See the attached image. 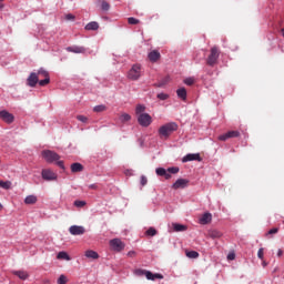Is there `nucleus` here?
Wrapping results in <instances>:
<instances>
[{
    "label": "nucleus",
    "mask_w": 284,
    "mask_h": 284,
    "mask_svg": "<svg viewBox=\"0 0 284 284\" xmlns=\"http://www.w3.org/2000/svg\"><path fill=\"white\" fill-rule=\"evenodd\" d=\"M176 130H179V124H176V122H169L160 126L158 133L160 139L168 140L172 136L173 132H176Z\"/></svg>",
    "instance_id": "1"
},
{
    "label": "nucleus",
    "mask_w": 284,
    "mask_h": 284,
    "mask_svg": "<svg viewBox=\"0 0 284 284\" xmlns=\"http://www.w3.org/2000/svg\"><path fill=\"white\" fill-rule=\"evenodd\" d=\"M219 57H221V49H219L216 45L212 47L210 54L206 58V65L214 68L219 63Z\"/></svg>",
    "instance_id": "2"
},
{
    "label": "nucleus",
    "mask_w": 284,
    "mask_h": 284,
    "mask_svg": "<svg viewBox=\"0 0 284 284\" xmlns=\"http://www.w3.org/2000/svg\"><path fill=\"white\" fill-rule=\"evenodd\" d=\"M135 276H145V278H148V281H156V278L159 280H163V275L160 273H152L148 270H143V268H136L134 271Z\"/></svg>",
    "instance_id": "3"
},
{
    "label": "nucleus",
    "mask_w": 284,
    "mask_h": 284,
    "mask_svg": "<svg viewBox=\"0 0 284 284\" xmlns=\"http://www.w3.org/2000/svg\"><path fill=\"white\" fill-rule=\"evenodd\" d=\"M42 158L47 161V163H54V161H59V159H61L57 152L50 150L42 151Z\"/></svg>",
    "instance_id": "4"
},
{
    "label": "nucleus",
    "mask_w": 284,
    "mask_h": 284,
    "mask_svg": "<svg viewBox=\"0 0 284 284\" xmlns=\"http://www.w3.org/2000/svg\"><path fill=\"white\" fill-rule=\"evenodd\" d=\"M128 77L131 81H139L141 79V65L134 64L129 71Z\"/></svg>",
    "instance_id": "5"
},
{
    "label": "nucleus",
    "mask_w": 284,
    "mask_h": 284,
    "mask_svg": "<svg viewBox=\"0 0 284 284\" xmlns=\"http://www.w3.org/2000/svg\"><path fill=\"white\" fill-rule=\"evenodd\" d=\"M138 122L142 128H150L152 125V116L149 113H141L138 116Z\"/></svg>",
    "instance_id": "6"
},
{
    "label": "nucleus",
    "mask_w": 284,
    "mask_h": 284,
    "mask_svg": "<svg viewBox=\"0 0 284 284\" xmlns=\"http://www.w3.org/2000/svg\"><path fill=\"white\" fill-rule=\"evenodd\" d=\"M110 245L114 252H123L125 250V243L120 239H113L110 241Z\"/></svg>",
    "instance_id": "7"
},
{
    "label": "nucleus",
    "mask_w": 284,
    "mask_h": 284,
    "mask_svg": "<svg viewBox=\"0 0 284 284\" xmlns=\"http://www.w3.org/2000/svg\"><path fill=\"white\" fill-rule=\"evenodd\" d=\"M190 185V180L187 179H178L172 185L173 190H185Z\"/></svg>",
    "instance_id": "8"
},
{
    "label": "nucleus",
    "mask_w": 284,
    "mask_h": 284,
    "mask_svg": "<svg viewBox=\"0 0 284 284\" xmlns=\"http://www.w3.org/2000/svg\"><path fill=\"white\" fill-rule=\"evenodd\" d=\"M41 174L44 181H57V173L50 169H43Z\"/></svg>",
    "instance_id": "9"
},
{
    "label": "nucleus",
    "mask_w": 284,
    "mask_h": 284,
    "mask_svg": "<svg viewBox=\"0 0 284 284\" xmlns=\"http://www.w3.org/2000/svg\"><path fill=\"white\" fill-rule=\"evenodd\" d=\"M237 136H241V132L239 131H229L222 135H219V141H227V139H237Z\"/></svg>",
    "instance_id": "10"
},
{
    "label": "nucleus",
    "mask_w": 284,
    "mask_h": 284,
    "mask_svg": "<svg viewBox=\"0 0 284 284\" xmlns=\"http://www.w3.org/2000/svg\"><path fill=\"white\" fill-rule=\"evenodd\" d=\"M69 232L72 234V236H82V234H85V227L72 225L70 226Z\"/></svg>",
    "instance_id": "11"
},
{
    "label": "nucleus",
    "mask_w": 284,
    "mask_h": 284,
    "mask_svg": "<svg viewBox=\"0 0 284 284\" xmlns=\"http://www.w3.org/2000/svg\"><path fill=\"white\" fill-rule=\"evenodd\" d=\"M0 119L4 121V123H14V115L6 110L0 111Z\"/></svg>",
    "instance_id": "12"
},
{
    "label": "nucleus",
    "mask_w": 284,
    "mask_h": 284,
    "mask_svg": "<svg viewBox=\"0 0 284 284\" xmlns=\"http://www.w3.org/2000/svg\"><path fill=\"white\" fill-rule=\"evenodd\" d=\"M39 83V75L36 72H32L27 79V85L34 88Z\"/></svg>",
    "instance_id": "13"
},
{
    "label": "nucleus",
    "mask_w": 284,
    "mask_h": 284,
    "mask_svg": "<svg viewBox=\"0 0 284 284\" xmlns=\"http://www.w3.org/2000/svg\"><path fill=\"white\" fill-rule=\"evenodd\" d=\"M183 163H187L190 161H202L201 154L199 153H189L182 159Z\"/></svg>",
    "instance_id": "14"
},
{
    "label": "nucleus",
    "mask_w": 284,
    "mask_h": 284,
    "mask_svg": "<svg viewBox=\"0 0 284 284\" xmlns=\"http://www.w3.org/2000/svg\"><path fill=\"white\" fill-rule=\"evenodd\" d=\"M67 52H73V54H85V48L84 47H68Z\"/></svg>",
    "instance_id": "15"
},
{
    "label": "nucleus",
    "mask_w": 284,
    "mask_h": 284,
    "mask_svg": "<svg viewBox=\"0 0 284 284\" xmlns=\"http://www.w3.org/2000/svg\"><path fill=\"white\" fill-rule=\"evenodd\" d=\"M149 60L151 61V63H156V61H159V59H161V52H159V50H153L149 53Z\"/></svg>",
    "instance_id": "16"
},
{
    "label": "nucleus",
    "mask_w": 284,
    "mask_h": 284,
    "mask_svg": "<svg viewBox=\"0 0 284 284\" xmlns=\"http://www.w3.org/2000/svg\"><path fill=\"white\" fill-rule=\"evenodd\" d=\"M201 225H207V223H212V213H204L200 219Z\"/></svg>",
    "instance_id": "17"
},
{
    "label": "nucleus",
    "mask_w": 284,
    "mask_h": 284,
    "mask_svg": "<svg viewBox=\"0 0 284 284\" xmlns=\"http://www.w3.org/2000/svg\"><path fill=\"white\" fill-rule=\"evenodd\" d=\"M176 94H178L179 99H181L182 101L187 100V90H185V88L178 89Z\"/></svg>",
    "instance_id": "18"
},
{
    "label": "nucleus",
    "mask_w": 284,
    "mask_h": 284,
    "mask_svg": "<svg viewBox=\"0 0 284 284\" xmlns=\"http://www.w3.org/2000/svg\"><path fill=\"white\" fill-rule=\"evenodd\" d=\"M12 274L14 276H18V278H20L21 281H26L28 276H30L26 271H12Z\"/></svg>",
    "instance_id": "19"
},
{
    "label": "nucleus",
    "mask_w": 284,
    "mask_h": 284,
    "mask_svg": "<svg viewBox=\"0 0 284 284\" xmlns=\"http://www.w3.org/2000/svg\"><path fill=\"white\" fill-rule=\"evenodd\" d=\"M37 201H39V199L37 197V195H28L24 199V204L26 205H36Z\"/></svg>",
    "instance_id": "20"
},
{
    "label": "nucleus",
    "mask_w": 284,
    "mask_h": 284,
    "mask_svg": "<svg viewBox=\"0 0 284 284\" xmlns=\"http://www.w3.org/2000/svg\"><path fill=\"white\" fill-rule=\"evenodd\" d=\"M172 227L174 232H185L187 231V225L179 224V223H173Z\"/></svg>",
    "instance_id": "21"
},
{
    "label": "nucleus",
    "mask_w": 284,
    "mask_h": 284,
    "mask_svg": "<svg viewBox=\"0 0 284 284\" xmlns=\"http://www.w3.org/2000/svg\"><path fill=\"white\" fill-rule=\"evenodd\" d=\"M207 234L210 239H221L223 236V233L219 230H210Z\"/></svg>",
    "instance_id": "22"
},
{
    "label": "nucleus",
    "mask_w": 284,
    "mask_h": 284,
    "mask_svg": "<svg viewBox=\"0 0 284 284\" xmlns=\"http://www.w3.org/2000/svg\"><path fill=\"white\" fill-rule=\"evenodd\" d=\"M71 172L77 173V172H83V166L81 163L75 162L71 164Z\"/></svg>",
    "instance_id": "23"
},
{
    "label": "nucleus",
    "mask_w": 284,
    "mask_h": 284,
    "mask_svg": "<svg viewBox=\"0 0 284 284\" xmlns=\"http://www.w3.org/2000/svg\"><path fill=\"white\" fill-rule=\"evenodd\" d=\"M57 258H59L60 261H71L70 255H68V253L63 251L58 253Z\"/></svg>",
    "instance_id": "24"
},
{
    "label": "nucleus",
    "mask_w": 284,
    "mask_h": 284,
    "mask_svg": "<svg viewBox=\"0 0 284 284\" xmlns=\"http://www.w3.org/2000/svg\"><path fill=\"white\" fill-rule=\"evenodd\" d=\"M0 187H2V190H11L12 182L11 181L3 182L2 180H0Z\"/></svg>",
    "instance_id": "25"
},
{
    "label": "nucleus",
    "mask_w": 284,
    "mask_h": 284,
    "mask_svg": "<svg viewBox=\"0 0 284 284\" xmlns=\"http://www.w3.org/2000/svg\"><path fill=\"white\" fill-rule=\"evenodd\" d=\"M85 256H87V258L97 260V258H99V253H97L95 251L89 250L85 252Z\"/></svg>",
    "instance_id": "26"
},
{
    "label": "nucleus",
    "mask_w": 284,
    "mask_h": 284,
    "mask_svg": "<svg viewBox=\"0 0 284 284\" xmlns=\"http://www.w3.org/2000/svg\"><path fill=\"white\" fill-rule=\"evenodd\" d=\"M85 30H99V22H89L85 26Z\"/></svg>",
    "instance_id": "27"
},
{
    "label": "nucleus",
    "mask_w": 284,
    "mask_h": 284,
    "mask_svg": "<svg viewBox=\"0 0 284 284\" xmlns=\"http://www.w3.org/2000/svg\"><path fill=\"white\" fill-rule=\"evenodd\" d=\"M168 83H170V77H165L155 85L156 88H164V85H168Z\"/></svg>",
    "instance_id": "28"
},
{
    "label": "nucleus",
    "mask_w": 284,
    "mask_h": 284,
    "mask_svg": "<svg viewBox=\"0 0 284 284\" xmlns=\"http://www.w3.org/2000/svg\"><path fill=\"white\" fill-rule=\"evenodd\" d=\"M108 110V106L105 104H99L93 108V112H105Z\"/></svg>",
    "instance_id": "29"
},
{
    "label": "nucleus",
    "mask_w": 284,
    "mask_h": 284,
    "mask_svg": "<svg viewBox=\"0 0 284 284\" xmlns=\"http://www.w3.org/2000/svg\"><path fill=\"white\" fill-rule=\"evenodd\" d=\"M132 119V116L130 115V114H128V113H122L121 115H120V121L122 122V123H126V121H130Z\"/></svg>",
    "instance_id": "30"
},
{
    "label": "nucleus",
    "mask_w": 284,
    "mask_h": 284,
    "mask_svg": "<svg viewBox=\"0 0 284 284\" xmlns=\"http://www.w3.org/2000/svg\"><path fill=\"white\" fill-rule=\"evenodd\" d=\"M37 75H38V79H39V77H43L44 79L50 78V73H48V71H45L44 69H40L38 71Z\"/></svg>",
    "instance_id": "31"
},
{
    "label": "nucleus",
    "mask_w": 284,
    "mask_h": 284,
    "mask_svg": "<svg viewBox=\"0 0 284 284\" xmlns=\"http://www.w3.org/2000/svg\"><path fill=\"white\" fill-rule=\"evenodd\" d=\"M187 258H199V252L196 251H187L186 252Z\"/></svg>",
    "instance_id": "32"
},
{
    "label": "nucleus",
    "mask_w": 284,
    "mask_h": 284,
    "mask_svg": "<svg viewBox=\"0 0 284 284\" xmlns=\"http://www.w3.org/2000/svg\"><path fill=\"white\" fill-rule=\"evenodd\" d=\"M143 112H145V105L138 104L135 108V113L141 115V114H143Z\"/></svg>",
    "instance_id": "33"
},
{
    "label": "nucleus",
    "mask_w": 284,
    "mask_h": 284,
    "mask_svg": "<svg viewBox=\"0 0 284 284\" xmlns=\"http://www.w3.org/2000/svg\"><path fill=\"white\" fill-rule=\"evenodd\" d=\"M168 172V170H165L164 168H158L156 170H155V174L158 175V176H165V173Z\"/></svg>",
    "instance_id": "34"
},
{
    "label": "nucleus",
    "mask_w": 284,
    "mask_h": 284,
    "mask_svg": "<svg viewBox=\"0 0 284 284\" xmlns=\"http://www.w3.org/2000/svg\"><path fill=\"white\" fill-rule=\"evenodd\" d=\"M128 23L130 24V26H138V23H141V21L139 20V19H136V18H128Z\"/></svg>",
    "instance_id": "35"
},
{
    "label": "nucleus",
    "mask_w": 284,
    "mask_h": 284,
    "mask_svg": "<svg viewBox=\"0 0 284 284\" xmlns=\"http://www.w3.org/2000/svg\"><path fill=\"white\" fill-rule=\"evenodd\" d=\"M73 205L75 207H85L87 202L85 201H81V200H77V201H74Z\"/></svg>",
    "instance_id": "36"
},
{
    "label": "nucleus",
    "mask_w": 284,
    "mask_h": 284,
    "mask_svg": "<svg viewBox=\"0 0 284 284\" xmlns=\"http://www.w3.org/2000/svg\"><path fill=\"white\" fill-rule=\"evenodd\" d=\"M185 85H194L196 83V80L194 78H186L184 79Z\"/></svg>",
    "instance_id": "37"
},
{
    "label": "nucleus",
    "mask_w": 284,
    "mask_h": 284,
    "mask_svg": "<svg viewBox=\"0 0 284 284\" xmlns=\"http://www.w3.org/2000/svg\"><path fill=\"white\" fill-rule=\"evenodd\" d=\"M158 99H160V101H168V99H170V95L168 93H159Z\"/></svg>",
    "instance_id": "38"
},
{
    "label": "nucleus",
    "mask_w": 284,
    "mask_h": 284,
    "mask_svg": "<svg viewBox=\"0 0 284 284\" xmlns=\"http://www.w3.org/2000/svg\"><path fill=\"white\" fill-rule=\"evenodd\" d=\"M101 8H102V10L108 12V10H110V3H108V1H105V0H102Z\"/></svg>",
    "instance_id": "39"
},
{
    "label": "nucleus",
    "mask_w": 284,
    "mask_h": 284,
    "mask_svg": "<svg viewBox=\"0 0 284 284\" xmlns=\"http://www.w3.org/2000/svg\"><path fill=\"white\" fill-rule=\"evenodd\" d=\"M179 168L178 166H172V168H169L166 170V172H169L170 174H179Z\"/></svg>",
    "instance_id": "40"
},
{
    "label": "nucleus",
    "mask_w": 284,
    "mask_h": 284,
    "mask_svg": "<svg viewBox=\"0 0 284 284\" xmlns=\"http://www.w3.org/2000/svg\"><path fill=\"white\" fill-rule=\"evenodd\" d=\"M146 236H156V229L150 227V229L146 231Z\"/></svg>",
    "instance_id": "41"
},
{
    "label": "nucleus",
    "mask_w": 284,
    "mask_h": 284,
    "mask_svg": "<svg viewBox=\"0 0 284 284\" xmlns=\"http://www.w3.org/2000/svg\"><path fill=\"white\" fill-rule=\"evenodd\" d=\"M274 234H278V227H273L267 233L266 236H272Z\"/></svg>",
    "instance_id": "42"
},
{
    "label": "nucleus",
    "mask_w": 284,
    "mask_h": 284,
    "mask_svg": "<svg viewBox=\"0 0 284 284\" xmlns=\"http://www.w3.org/2000/svg\"><path fill=\"white\" fill-rule=\"evenodd\" d=\"M39 85L43 87V85H48V83H50V78H44L43 80H38Z\"/></svg>",
    "instance_id": "43"
},
{
    "label": "nucleus",
    "mask_w": 284,
    "mask_h": 284,
    "mask_svg": "<svg viewBox=\"0 0 284 284\" xmlns=\"http://www.w3.org/2000/svg\"><path fill=\"white\" fill-rule=\"evenodd\" d=\"M68 283V277H65V275H60V277L58 278V284H65Z\"/></svg>",
    "instance_id": "44"
},
{
    "label": "nucleus",
    "mask_w": 284,
    "mask_h": 284,
    "mask_svg": "<svg viewBox=\"0 0 284 284\" xmlns=\"http://www.w3.org/2000/svg\"><path fill=\"white\" fill-rule=\"evenodd\" d=\"M257 258H260L261 261H263L264 258V248H258L257 251Z\"/></svg>",
    "instance_id": "45"
},
{
    "label": "nucleus",
    "mask_w": 284,
    "mask_h": 284,
    "mask_svg": "<svg viewBox=\"0 0 284 284\" xmlns=\"http://www.w3.org/2000/svg\"><path fill=\"white\" fill-rule=\"evenodd\" d=\"M77 119L78 121H81V123H88V116L85 115H78Z\"/></svg>",
    "instance_id": "46"
},
{
    "label": "nucleus",
    "mask_w": 284,
    "mask_h": 284,
    "mask_svg": "<svg viewBox=\"0 0 284 284\" xmlns=\"http://www.w3.org/2000/svg\"><path fill=\"white\" fill-rule=\"evenodd\" d=\"M140 183H141L142 186L148 185V178L145 175H142L141 180H140Z\"/></svg>",
    "instance_id": "47"
},
{
    "label": "nucleus",
    "mask_w": 284,
    "mask_h": 284,
    "mask_svg": "<svg viewBox=\"0 0 284 284\" xmlns=\"http://www.w3.org/2000/svg\"><path fill=\"white\" fill-rule=\"evenodd\" d=\"M65 19H67V21H74L75 17H74V14H72V13H68V14L65 16Z\"/></svg>",
    "instance_id": "48"
},
{
    "label": "nucleus",
    "mask_w": 284,
    "mask_h": 284,
    "mask_svg": "<svg viewBox=\"0 0 284 284\" xmlns=\"http://www.w3.org/2000/svg\"><path fill=\"white\" fill-rule=\"evenodd\" d=\"M126 256H129L130 258H135L136 252L135 251H129Z\"/></svg>",
    "instance_id": "49"
},
{
    "label": "nucleus",
    "mask_w": 284,
    "mask_h": 284,
    "mask_svg": "<svg viewBox=\"0 0 284 284\" xmlns=\"http://www.w3.org/2000/svg\"><path fill=\"white\" fill-rule=\"evenodd\" d=\"M234 258H236V254L230 253V254L227 255V260H229V261H234Z\"/></svg>",
    "instance_id": "50"
},
{
    "label": "nucleus",
    "mask_w": 284,
    "mask_h": 284,
    "mask_svg": "<svg viewBox=\"0 0 284 284\" xmlns=\"http://www.w3.org/2000/svg\"><path fill=\"white\" fill-rule=\"evenodd\" d=\"M57 165L61 168V170H65V165L63 164V161H58Z\"/></svg>",
    "instance_id": "51"
},
{
    "label": "nucleus",
    "mask_w": 284,
    "mask_h": 284,
    "mask_svg": "<svg viewBox=\"0 0 284 284\" xmlns=\"http://www.w3.org/2000/svg\"><path fill=\"white\" fill-rule=\"evenodd\" d=\"M163 176L166 179V181H170V179H172V174L168 171L165 172V174Z\"/></svg>",
    "instance_id": "52"
},
{
    "label": "nucleus",
    "mask_w": 284,
    "mask_h": 284,
    "mask_svg": "<svg viewBox=\"0 0 284 284\" xmlns=\"http://www.w3.org/2000/svg\"><path fill=\"white\" fill-rule=\"evenodd\" d=\"M97 187H98L97 184H90V185H89V189H90V190H97Z\"/></svg>",
    "instance_id": "53"
},
{
    "label": "nucleus",
    "mask_w": 284,
    "mask_h": 284,
    "mask_svg": "<svg viewBox=\"0 0 284 284\" xmlns=\"http://www.w3.org/2000/svg\"><path fill=\"white\" fill-rule=\"evenodd\" d=\"M277 256H278V257L283 256V250L280 248V250L277 251Z\"/></svg>",
    "instance_id": "54"
},
{
    "label": "nucleus",
    "mask_w": 284,
    "mask_h": 284,
    "mask_svg": "<svg viewBox=\"0 0 284 284\" xmlns=\"http://www.w3.org/2000/svg\"><path fill=\"white\" fill-rule=\"evenodd\" d=\"M3 1L4 0H0V10H3Z\"/></svg>",
    "instance_id": "55"
},
{
    "label": "nucleus",
    "mask_w": 284,
    "mask_h": 284,
    "mask_svg": "<svg viewBox=\"0 0 284 284\" xmlns=\"http://www.w3.org/2000/svg\"><path fill=\"white\" fill-rule=\"evenodd\" d=\"M263 267H267V262H262Z\"/></svg>",
    "instance_id": "56"
},
{
    "label": "nucleus",
    "mask_w": 284,
    "mask_h": 284,
    "mask_svg": "<svg viewBox=\"0 0 284 284\" xmlns=\"http://www.w3.org/2000/svg\"><path fill=\"white\" fill-rule=\"evenodd\" d=\"M282 37L284 38V28L281 29Z\"/></svg>",
    "instance_id": "57"
},
{
    "label": "nucleus",
    "mask_w": 284,
    "mask_h": 284,
    "mask_svg": "<svg viewBox=\"0 0 284 284\" xmlns=\"http://www.w3.org/2000/svg\"><path fill=\"white\" fill-rule=\"evenodd\" d=\"M1 210H3V205H1V203H0V211H1Z\"/></svg>",
    "instance_id": "58"
}]
</instances>
